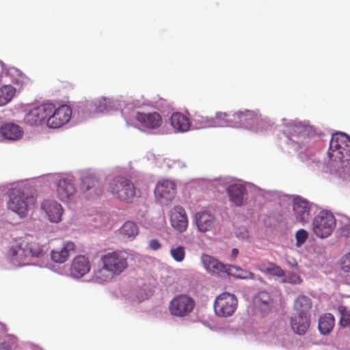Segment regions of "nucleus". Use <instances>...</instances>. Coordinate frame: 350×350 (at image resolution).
Here are the masks:
<instances>
[{"mask_svg": "<svg viewBox=\"0 0 350 350\" xmlns=\"http://www.w3.org/2000/svg\"><path fill=\"white\" fill-rule=\"evenodd\" d=\"M332 165L344 170L350 169V137L342 133L334 134L328 151Z\"/></svg>", "mask_w": 350, "mask_h": 350, "instance_id": "f257e3e1", "label": "nucleus"}, {"mask_svg": "<svg viewBox=\"0 0 350 350\" xmlns=\"http://www.w3.org/2000/svg\"><path fill=\"white\" fill-rule=\"evenodd\" d=\"M36 198L19 189H12L9 193V200L7 203L8 209L17 213L21 217L27 215L29 208L34 206Z\"/></svg>", "mask_w": 350, "mask_h": 350, "instance_id": "f03ea898", "label": "nucleus"}, {"mask_svg": "<svg viewBox=\"0 0 350 350\" xmlns=\"http://www.w3.org/2000/svg\"><path fill=\"white\" fill-rule=\"evenodd\" d=\"M108 191L116 198L130 202L136 196V189L131 180L125 176L113 178L108 184Z\"/></svg>", "mask_w": 350, "mask_h": 350, "instance_id": "7ed1b4c3", "label": "nucleus"}, {"mask_svg": "<svg viewBox=\"0 0 350 350\" xmlns=\"http://www.w3.org/2000/svg\"><path fill=\"white\" fill-rule=\"evenodd\" d=\"M195 306L196 301L193 297L186 294H180L170 301L169 311L174 317H185L192 312Z\"/></svg>", "mask_w": 350, "mask_h": 350, "instance_id": "20e7f679", "label": "nucleus"}, {"mask_svg": "<svg viewBox=\"0 0 350 350\" xmlns=\"http://www.w3.org/2000/svg\"><path fill=\"white\" fill-rule=\"evenodd\" d=\"M336 219L329 211H321L313 221L314 233L323 239L329 237L336 227Z\"/></svg>", "mask_w": 350, "mask_h": 350, "instance_id": "39448f33", "label": "nucleus"}, {"mask_svg": "<svg viewBox=\"0 0 350 350\" xmlns=\"http://www.w3.org/2000/svg\"><path fill=\"white\" fill-rule=\"evenodd\" d=\"M238 306L237 297L229 293H223L218 295L214 301V310L217 316L228 317L236 311Z\"/></svg>", "mask_w": 350, "mask_h": 350, "instance_id": "423d86ee", "label": "nucleus"}, {"mask_svg": "<svg viewBox=\"0 0 350 350\" xmlns=\"http://www.w3.org/2000/svg\"><path fill=\"white\" fill-rule=\"evenodd\" d=\"M49 108L50 112H48L46 125L49 128H59L70 120L72 116V109L69 106L62 105L56 107L55 105L49 103Z\"/></svg>", "mask_w": 350, "mask_h": 350, "instance_id": "0eeeda50", "label": "nucleus"}, {"mask_svg": "<svg viewBox=\"0 0 350 350\" xmlns=\"http://www.w3.org/2000/svg\"><path fill=\"white\" fill-rule=\"evenodd\" d=\"M100 262L116 276L128 267L127 258L120 252H111L103 255Z\"/></svg>", "mask_w": 350, "mask_h": 350, "instance_id": "6e6552de", "label": "nucleus"}, {"mask_svg": "<svg viewBox=\"0 0 350 350\" xmlns=\"http://www.w3.org/2000/svg\"><path fill=\"white\" fill-rule=\"evenodd\" d=\"M27 247L28 241L26 240L19 239L15 241L6 253L7 259L16 266L26 265L29 260Z\"/></svg>", "mask_w": 350, "mask_h": 350, "instance_id": "1a4fd4ad", "label": "nucleus"}, {"mask_svg": "<svg viewBox=\"0 0 350 350\" xmlns=\"http://www.w3.org/2000/svg\"><path fill=\"white\" fill-rule=\"evenodd\" d=\"M135 120L144 131H151L159 129L163 123L162 117L159 113L154 111L151 113L137 112Z\"/></svg>", "mask_w": 350, "mask_h": 350, "instance_id": "9d476101", "label": "nucleus"}, {"mask_svg": "<svg viewBox=\"0 0 350 350\" xmlns=\"http://www.w3.org/2000/svg\"><path fill=\"white\" fill-rule=\"evenodd\" d=\"M48 112H50L49 103H44L31 109L24 117L25 124L36 126L46 122Z\"/></svg>", "mask_w": 350, "mask_h": 350, "instance_id": "9b49d317", "label": "nucleus"}, {"mask_svg": "<svg viewBox=\"0 0 350 350\" xmlns=\"http://www.w3.org/2000/svg\"><path fill=\"white\" fill-rule=\"evenodd\" d=\"M176 190L174 182L164 180L157 185L154 189V195L160 203L164 204L171 201L174 198Z\"/></svg>", "mask_w": 350, "mask_h": 350, "instance_id": "f8f14e48", "label": "nucleus"}, {"mask_svg": "<svg viewBox=\"0 0 350 350\" xmlns=\"http://www.w3.org/2000/svg\"><path fill=\"white\" fill-rule=\"evenodd\" d=\"M56 193L61 201L66 202L73 198L76 193V187L72 180L63 178L56 184Z\"/></svg>", "mask_w": 350, "mask_h": 350, "instance_id": "ddd939ff", "label": "nucleus"}, {"mask_svg": "<svg viewBox=\"0 0 350 350\" xmlns=\"http://www.w3.org/2000/svg\"><path fill=\"white\" fill-rule=\"evenodd\" d=\"M91 269V263L88 258L83 255L75 256L70 268V275L75 278H80L89 273Z\"/></svg>", "mask_w": 350, "mask_h": 350, "instance_id": "4468645a", "label": "nucleus"}, {"mask_svg": "<svg viewBox=\"0 0 350 350\" xmlns=\"http://www.w3.org/2000/svg\"><path fill=\"white\" fill-rule=\"evenodd\" d=\"M311 206L309 202L301 198L296 197L293 200V211L297 221L304 224L309 221Z\"/></svg>", "mask_w": 350, "mask_h": 350, "instance_id": "2eb2a0df", "label": "nucleus"}, {"mask_svg": "<svg viewBox=\"0 0 350 350\" xmlns=\"http://www.w3.org/2000/svg\"><path fill=\"white\" fill-rule=\"evenodd\" d=\"M201 261L207 271L214 273L223 272L231 274V267H234L232 265H224L217 259L207 254L202 256Z\"/></svg>", "mask_w": 350, "mask_h": 350, "instance_id": "dca6fc26", "label": "nucleus"}, {"mask_svg": "<svg viewBox=\"0 0 350 350\" xmlns=\"http://www.w3.org/2000/svg\"><path fill=\"white\" fill-rule=\"evenodd\" d=\"M170 223L172 226L179 232H185L188 226V219L185 209L181 206H175L171 211Z\"/></svg>", "mask_w": 350, "mask_h": 350, "instance_id": "f3484780", "label": "nucleus"}, {"mask_svg": "<svg viewBox=\"0 0 350 350\" xmlns=\"http://www.w3.org/2000/svg\"><path fill=\"white\" fill-rule=\"evenodd\" d=\"M82 189L88 192L87 196L89 198L99 196L103 191L99 180L93 174L83 176Z\"/></svg>", "mask_w": 350, "mask_h": 350, "instance_id": "a211bd4d", "label": "nucleus"}, {"mask_svg": "<svg viewBox=\"0 0 350 350\" xmlns=\"http://www.w3.org/2000/svg\"><path fill=\"white\" fill-rule=\"evenodd\" d=\"M230 113L217 112L214 118L202 117L198 121L202 127L230 126Z\"/></svg>", "mask_w": 350, "mask_h": 350, "instance_id": "6ab92c4d", "label": "nucleus"}, {"mask_svg": "<svg viewBox=\"0 0 350 350\" xmlns=\"http://www.w3.org/2000/svg\"><path fill=\"white\" fill-rule=\"evenodd\" d=\"M42 209L46 213L51 222L58 223L61 221L63 213L62 206L56 201L46 200L42 204Z\"/></svg>", "mask_w": 350, "mask_h": 350, "instance_id": "aec40b11", "label": "nucleus"}, {"mask_svg": "<svg viewBox=\"0 0 350 350\" xmlns=\"http://www.w3.org/2000/svg\"><path fill=\"white\" fill-rule=\"evenodd\" d=\"M75 250V245L72 241L64 243L62 247L54 249L51 252V257L56 263H64L69 258L70 253Z\"/></svg>", "mask_w": 350, "mask_h": 350, "instance_id": "412c9836", "label": "nucleus"}, {"mask_svg": "<svg viewBox=\"0 0 350 350\" xmlns=\"http://www.w3.org/2000/svg\"><path fill=\"white\" fill-rule=\"evenodd\" d=\"M198 229L202 232L210 231L215 225L214 216L207 211L197 213L195 216Z\"/></svg>", "mask_w": 350, "mask_h": 350, "instance_id": "4be33fe9", "label": "nucleus"}, {"mask_svg": "<svg viewBox=\"0 0 350 350\" xmlns=\"http://www.w3.org/2000/svg\"><path fill=\"white\" fill-rule=\"evenodd\" d=\"M23 133L22 128L13 123L3 124L0 128V134L5 139L11 141L19 139L22 137Z\"/></svg>", "mask_w": 350, "mask_h": 350, "instance_id": "5701e85b", "label": "nucleus"}, {"mask_svg": "<svg viewBox=\"0 0 350 350\" xmlns=\"http://www.w3.org/2000/svg\"><path fill=\"white\" fill-rule=\"evenodd\" d=\"M254 304L261 312L265 313L269 311L272 306L273 301L269 293L260 291L254 296Z\"/></svg>", "mask_w": 350, "mask_h": 350, "instance_id": "b1692460", "label": "nucleus"}, {"mask_svg": "<svg viewBox=\"0 0 350 350\" xmlns=\"http://www.w3.org/2000/svg\"><path fill=\"white\" fill-rule=\"evenodd\" d=\"M170 123L176 130L182 132L188 131L191 126L189 118L179 112H175L172 114Z\"/></svg>", "mask_w": 350, "mask_h": 350, "instance_id": "393cba45", "label": "nucleus"}, {"mask_svg": "<svg viewBox=\"0 0 350 350\" xmlns=\"http://www.w3.org/2000/svg\"><path fill=\"white\" fill-rule=\"evenodd\" d=\"M230 200L236 206H240L243 203V197L245 193V188L239 184L230 185L227 189Z\"/></svg>", "mask_w": 350, "mask_h": 350, "instance_id": "a878e982", "label": "nucleus"}, {"mask_svg": "<svg viewBox=\"0 0 350 350\" xmlns=\"http://www.w3.org/2000/svg\"><path fill=\"white\" fill-rule=\"evenodd\" d=\"M291 325L294 332L297 334H304L308 330L310 325L308 316L295 315L291 319Z\"/></svg>", "mask_w": 350, "mask_h": 350, "instance_id": "bb28decb", "label": "nucleus"}, {"mask_svg": "<svg viewBox=\"0 0 350 350\" xmlns=\"http://www.w3.org/2000/svg\"><path fill=\"white\" fill-rule=\"evenodd\" d=\"M311 308L312 301L306 295H300L294 301L293 308L298 315L308 316Z\"/></svg>", "mask_w": 350, "mask_h": 350, "instance_id": "cd10ccee", "label": "nucleus"}, {"mask_svg": "<svg viewBox=\"0 0 350 350\" xmlns=\"http://www.w3.org/2000/svg\"><path fill=\"white\" fill-rule=\"evenodd\" d=\"M257 269L260 272L269 275L281 278L284 277V271L280 266L272 262L264 261L258 265Z\"/></svg>", "mask_w": 350, "mask_h": 350, "instance_id": "c85d7f7f", "label": "nucleus"}, {"mask_svg": "<svg viewBox=\"0 0 350 350\" xmlns=\"http://www.w3.org/2000/svg\"><path fill=\"white\" fill-rule=\"evenodd\" d=\"M116 276L109 269L102 265L101 267L94 271L92 280L96 283L103 284L111 281Z\"/></svg>", "mask_w": 350, "mask_h": 350, "instance_id": "c756f323", "label": "nucleus"}, {"mask_svg": "<svg viewBox=\"0 0 350 350\" xmlns=\"http://www.w3.org/2000/svg\"><path fill=\"white\" fill-rule=\"evenodd\" d=\"M334 325V318L332 314L328 313L321 317L319 320V332L326 335L329 334L333 329Z\"/></svg>", "mask_w": 350, "mask_h": 350, "instance_id": "7c9ffc66", "label": "nucleus"}, {"mask_svg": "<svg viewBox=\"0 0 350 350\" xmlns=\"http://www.w3.org/2000/svg\"><path fill=\"white\" fill-rule=\"evenodd\" d=\"M15 92V88L12 85L0 88V107L8 103L14 97Z\"/></svg>", "mask_w": 350, "mask_h": 350, "instance_id": "2f4dec72", "label": "nucleus"}, {"mask_svg": "<svg viewBox=\"0 0 350 350\" xmlns=\"http://www.w3.org/2000/svg\"><path fill=\"white\" fill-rule=\"evenodd\" d=\"M120 233L124 237L133 238L139 233V229L134 222L129 221L120 228Z\"/></svg>", "mask_w": 350, "mask_h": 350, "instance_id": "473e14b6", "label": "nucleus"}, {"mask_svg": "<svg viewBox=\"0 0 350 350\" xmlns=\"http://www.w3.org/2000/svg\"><path fill=\"white\" fill-rule=\"evenodd\" d=\"M27 250L29 258L30 257H41L44 254L43 245L35 241H28V247H27Z\"/></svg>", "mask_w": 350, "mask_h": 350, "instance_id": "72a5a7b5", "label": "nucleus"}, {"mask_svg": "<svg viewBox=\"0 0 350 350\" xmlns=\"http://www.w3.org/2000/svg\"><path fill=\"white\" fill-rule=\"evenodd\" d=\"M242 123L243 125L252 124L257 122L260 118V115L258 111H242Z\"/></svg>", "mask_w": 350, "mask_h": 350, "instance_id": "f704fd0d", "label": "nucleus"}, {"mask_svg": "<svg viewBox=\"0 0 350 350\" xmlns=\"http://www.w3.org/2000/svg\"><path fill=\"white\" fill-rule=\"evenodd\" d=\"M234 267H231V270L232 269H234L237 271H240V273H238L236 275L232 274L236 278L241 279V280H258L261 282L263 281L260 276L256 275L254 273H252L251 271H247L245 269H241L239 267H237L235 266H234Z\"/></svg>", "mask_w": 350, "mask_h": 350, "instance_id": "c9c22d12", "label": "nucleus"}, {"mask_svg": "<svg viewBox=\"0 0 350 350\" xmlns=\"http://www.w3.org/2000/svg\"><path fill=\"white\" fill-rule=\"evenodd\" d=\"M170 254L175 261L180 262L185 259V250L183 246H178L170 250Z\"/></svg>", "mask_w": 350, "mask_h": 350, "instance_id": "e433bc0d", "label": "nucleus"}, {"mask_svg": "<svg viewBox=\"0 0 350 350\" xmlns=\"http://www.w3.org/2000/svg\"><path fill=\"white\" fill-rule=\"evenodd\" d=\"M340 313V324L342 327H346L350 325V311L344 306L339 308Z\"/></svg>", "mask_w": 350, "mask_h": 350, "instance_id": "4c0bfd02", "label": "nucleus"}, {"mask_svg": "<svg viewBox=\"0 0 350 350\" xmlns=\"http://www.w3.org/2000/svg\"><path fill=\"white\" fill-rule=\"evenodd\" d=\"M282 282L290 283L293 284H298L302 282V280L300 276L294 272L288 273L287 275H284V277H282Z\"/></svg>", "mask_w": 350, "mask_h": 350, "instance_id": "58836bf2", "label": "nucleus"}, {"mask_svg": "<svg viewBox=\"0 0 350 350\" xmlns=\"http://www.w3.org/2000/svg\"><path fill=\"white\" fill-rule=\"evenodd\" d=\"M242 111L230 112V126H243L242 123Z\"/></svg>", "mask_w": 350, "mask_h": 350, "instance_id": "ea45409f", "label": "nucleus"}, {"mask_svg": "<svg viewBox=\"0 0 350 350\" xmlns=\"http://www.w3.org/2000/svg\"><path fill=\"white\" fill-rule=\"evenodd\" d=\"M308 237V234L306 230H305L304 229L299 230L295 234L297 245L300 246L302 244H304L306 242Z\"/></svg>", "mask_w": 350, "mask_h": 350, "instance_id": "a19ab883", "label": "nucleus"}, {"mask_svg": "<svg viewBox=\"0 0 350 350\" xmlns=\"http://www.w3.org/2000/svg\"><path fill=\"white\" fill-rule=\"evenodd\" d=\"M340 267L343 271L347 273L350 272V252L341 258Z\"/></svg>", "mask_w": 350, "mask_h": 350, "instance_id": "79ce46f5", "label": "nucleus"}, {"mask_svg": "<svg viewBox=\"0 0 350 350\" xmlns=\"http://www.w3.org/2000/svg\"><path fill=\"white\" fill-rule=\"evenodd\" d=\"M339 237H350V224H346L341 226L337 230Z\"/></svg>", "mask_w": 350, "mask_h": 350, "instance_id": "37998d69", "label": "nucleus"}, {"mask_svg": "<svg viewBox=\"0 0 350 350\" xmlns=\"http://www.w3.org/2000/svg\"><path fill=\"white\" fill-rule=\"evenodd\" d=\"M289 129L290 133L293 135H298L304 131V127L300 124L291 125Z\"/></svg>", "mask_w": 350, "mask_h": 350, "instance_id": "c03bdc74", "label": "nucleus"}, {"mask_svg": "<svg viewBox=\"0 0 350 350\" xmlns=\"http://www.w3.org/2000/svg\"><path fill=\"white\" fill-rule=\"evenodd\" d=\"M149 247L153 250H157L160 248L161 244L157 239H152L149 243Z\"/></svg>", "mask_w": 350, "mask_h": 350, "instance_id": "a18cd8bd", "label": "nucleus"}, {"mask_svg": "<svg viewBox=\"0 0 350 350\" xmlns=\"http://www.w3.org/2000/svg\"><path fill=\"white\" fill-rule=\"evenodd\" d=\"M0 350H12L11 346L6 342L0 344Z\"/></svg>", "mask_w": 350, "mask_h": 350, "instance_id": "49530a36", "label": "nucleus"}, {"mask_svg": "<svg viewBox=\"0 0 350 350\" xmlns=\"http://www.w3.org/2000/svg\"><path fill=\"white\" fill-rule=\"evenodd\" d=\"M238 254H239V251L237 249H236V248L232 249V254H231L232 258H236Z\"/></svg>", "mask_w": 350, "mask_h": 350, "instance_id": "de8ad7c7", "label": "nucleus"}]
</instances>
